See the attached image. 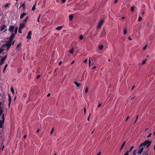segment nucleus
<instances>
[{
  "label": "nucleus",
  "instance_id": "31",
  "mask_svg": "<svg viewBox=\"0 0 155 155\" xmlns=\"http://www.w3.org/2000/svg\"><path fill=\"white\" fill-rule=\"evenodd\" d=\"M1 145L2 146V150H3L4 147V145H3V141H2V143Z\"/></svg>",
  "mask_w": 155,
  "mask_h": 155
},
{
  "label": "nucleus",
  "instance_id": "29",
  "mask_svg": "<svg viewBox=\"0 0 155 155\" xmlns=\"http://www.w3.org/2000/svg\"><path fill=\"white\" fill-rule=\"evenodd\" d=\"M5 49L2 48H0V54H1V53H2Z\"/></svg>",
  "mask_w": 155,
  "mask_h": 155
},
{
  "label": "nucleus",
  "instance_id": "51",
  "mask_svg": "<svg viewBox=\"0 0 155 155\" xmlns=\"http://www.w3.org/2000/svg\"><path fill=\"white\" fill-rule=\"evenodd\" d=\"M84 114H85L86 112V108H84Z\"/></svg>",
  "mask_w": 155,
  "mask_h": 155
},
{
  "label": "nucleus",
  "instance_id": "48",
  "mask_svg": "<svg viewBox=\"0 0 155 155\" xmlns=\"http://www.w3.org/2000/svg\"><path fill=\"white\" fill-rule=\"evenodd\" d=\"M40 15H39V16L38 18V21H38V22H39V18H40Z\"/></svg>",
  "mask_w": 155,
  "mask_h": 155
},
{
  "label": "nucleus",
  "instance_id": "30",
  "mask_svg": "<svg viewBox=\"0 0 155 155\" xmlns=\"http://www.w3.org/2000/svg\"><path fill=\"white\" fill-rule=\"evenodd\" d=\"M134 6H132L131 8V10L132 12H133L134 11Z\"/></svg>",
  "mask_w": 155,
  "mask_h": 155
},
{
  "label": "nucleus",
  "instance_id": "57",
  "mask_svg": "<svg viewBox=\"0 0 155 155\" xmlns=\"http://www.w3.org/2000/svg\"><path fill=\"white\" fill-rule=\"evenodd\" d=\"M128 39L129 40H132V39L130 38V36H129V37H128Z\"/></svg>",
  "mask_w": 155,
  "mask_h": 155
},
{
  "label": "nucleus",
  "instance_id": "46",
  "mask_svg": "<svg viewBox=\"0 0 155 155\" xmlns=\"http://www.w3.org/2000/svg\"><path fill=\"white\" fill-rule=\"evenodd\" d=\"M9 4H7L5 5V8H7L9 5Z\"/></svg>",
  "mask_w": 155,
  "mask_h": 155
},
{
  "label": "nucleus",
  "instance_id": "12",
  "mask_svg": "<svg viewBox=\"0 0 155 155\" xmlns=\"http://www.w3.org/2000/svg\"><path fill=\"white\" fill-rule=\"evenodd\" d=\"M28 16L26 17H25V18L24 19V20H23V23H22L25 24V23H26L27 20L28 19Z\"/></svg>",
  "mask_w": 155,
  "mask_h": 155
},
{
  "label": "nucleus",
  "instance_id": "53",
  "mask_svg": "<svg viewBox=\"0 0 155 155\" xmlns=\"http://www.w3.org/2000/svg\"><path fill=\"white\" fill-rule=\"evenodd\" d=\"M40 77V75H38L37 77V79H38Z\"/></svg>",
  "mask_w": 155,
  "mask_h": 155
},
{
  "label": "nucleus",
  "instance_id": "7",
  "mask_svg": "<svg viewBox=\"0 0 155 155\" xmlns=\"http://www.w3.org/2000/svg\"><path fill=\"white\" fill-rule=\"evenodd\" d=\"M32 34V32L31 31H29L28 33L27 36L26 37L27 38H28L30 39H31V35Z\"/></svg>",
  "mask_w": 155,
  "mask_h": 155
},
{
  "label": "nucleus",
  "instance_id": "26",
  "mask_svg": "<svg viewBox=\"0 0 155 155\" xmlns=\"http://www.w3.org/2000/svg\"><path fill=\"white\" fill-rule=\"evenodd\" d=\"M127 33V29L126 28H124V32L123 34L124 35L126 34Z\"/></svg>",
  "mask_w": 155,
  "mask_h": 155
},
{
  "label": "nucleus",
  "instance_id": "33",
  "mask_svg": "<svg viewBox=\"0 0 155 155\" xmlns=\"http://www.w3.org/2000/svg\"><path fill=\"white\" fill-rule=\"evenodd\" d=\"M134 147V146H132L130 148V149L129 150V151H128L129 153H130L131 152V151L133 149V148Z\"/></svg>",
  "mask_w": 155,
  "mask_h": 155
},
{
  "label": "nucleus",
  "instance_id": "4",
  "mask_svg": "<svg viewBox=\"0 0 155 155\" xmlns=\"http://www.w3.org/2000/svg\"><path fill=\"white\" fill-rule=\"evenodd\" d=\"M15 27L14 25H11L10 26L8 31L11 33H13L14 32L13 31L14 30Z\"/></svg>",
  "mask_w": 155,
  "mask_h": 155
},
{
  "label": "nucleus",
  "instance_id": "34",
  "mask_svg": "<svg viewBox=\"0 0 155 155\" xmlns=\"http://www.w3.org/2000/svg\"><path fill=\"white\" fill-rule=\"evenodd\" d=\"M21 45V44H18L16 46V48H19L20 47Z\"/></svg>",
  "mask_w": 155,
  "mask_h": 155
},
{
  "label": "nucleus",
  "instance_id": "21",
  "mask_svg": "<svg viewBox=\"0 0 155 155\" xmlns=\"http://www.w3.org/2000/svg\"><path fill=\"white\" fill-rule=\"evenodd\" d=\"M22 7L24 9H25V3L23 4L21 6H20V7Z\"/></svg>",
  "mask_w": 155,
  "mask_h": 155
},
{
  "label": "nucleus",
  "instance_id": "19",
  "mask_svg": "<svg viewBox=\"0 0 155 155\" xmlns=\"http://www.w3.org/2000/svg\"><path fill=\"white\" fill-rule=\"evenodd\" d=\"M75 84L77 87H79L80 86V84L79 83H78L77 82H74Z\"/></svg>",
  "mask_w": 155,
  "mask_h": 155
},
{
  "label": "nucleus",
  "instance_id": "20",
  "mask_svg": "<svg viewBox=\"0 0 155 155\" xmlns=\"http://www.w3.org/2000/svg\"><path fill=\"white\" fill-rule=\"evenodd\" d=\"M62 28L61 26H58L56 28V29L57 30H60L62 29Z\"/></svg>",
  "mask_w": 155,
  "mask_h": 155
},
{
  "label": "nucleus",
  "instance_id": "63",
  "mask_svg": "<svg viewBox=\"0 0 155 155\" xmlns=\"http://www.w3.org/2000/svg\"><path fill=\"white\" fill-rule=\"evenodd\" d=\"M96 68V66H94L93 68V69H95Z\"/></svg>",
  "mask_w": 155,
  "mask_h": 155
},
{
  "label": "nucleus",
  "instance_id": "5",
  "mask_svg": "<svg viewBox=\"0 0 155 155\" xmlns=\"http://www.w3.org/2000/svg\"><path fill=\"white\" fill-rule=\"evenodd\" d=\"M104 22V20L103 19H101L97 25V28H100L101 27V26Z\"/></svg>",
  "mask_w": 155,
  "mask_h": 155
},
{
  "label": "nucleus",
  "instance_id": "32",
  "mask_svg": "<svg viewBox=\"0 0 155 155\" xmlns=\"http://www.w3.org/2000/svg\"><path fill=\"white\" fill-rule=\"evenodd\" d=\"M83 36L82 35H81L79 37V38L81 40H82L83 39Z\"/></svg>",
  "mask_w": 155,
  "mask_h": 155
},
{
  "label": "nucleus",
  "instance_id": "44",
  "mask_svg": "<svg viewBox=\"0 0 155 155\" xmlns=\"http://www.w3.org/2000/svg\"><path fill=\"white\" fill-rule=\"evenodd\" d=\"M129 153L128 151H127L124 154V155H129Z\"/></svg>",
  "mask_w": 155,
  "mask_h": 155
},
{
  "label": "nucleus",
  "instance_id": "38",
  "mask_svg": "<svg viewBox=\"0 0 155 155\" xmlns=\"http://www.w3.org/2000/svg\"><path fill=\"white\" fill-rule=\"evenodd\" d=\"M53 131H54V128H53L52 130H51V131L50 134V136L51 135H52L53 134Z\"/></svg>",
  "mask_w": 155,
  "mask_h": 155
},
{
  "label": "nucleus",
  "instance_id": "45",
  "mask_svg": "<svg viewBox=\"0 0 155 155\" xmlns=\"http://www.w3.org/2000/svg\"><path fill=\"white\" fill-rule=\"evenodd\" d=\"M152 134L151 133H150V134H149L147 136V138H148L149 137H150L151 135Z\"/></svg>",
  "mask_w": 155,
  "mask_h": 155
},
{
  "label": "nucleus",
  "instance_id": "16",
  "mask_svg": "<svg viewBox=\"0 0 155 155\" xmlns=\"http://www.w3.org/2000/svg\"><path fill=\"white\" fill-rule=\"evenodd\" d=\"M74 16L73 14H71L69 15V18L70 21H71L73 18Z\"/></svg>",
  "mask_w": 155,
  "mask_h": 155
},
{
  "label": "nucleus",
  "instance_id": "40",
  "mask_svg": "<svg viewBox=\"0 0 155 155\" xmlns=\"http://www.w3.org/2000/svg\"><path fill=\"white\" fill-rule=\"evenodd\" d=\"M147 47V45H146L143 48V49L144 50H145L146 49Z\"/></svg>",
  "mask_w": 155,
  "mask_h": 155
},
{
  "label": "nucleus",
  "instance_id": "27",
  "mask_svg": "<svg viewBox=\"0 0 155 155\" xmlns=\"http://www.w3.org/2000/svg\"><path fill=\"white\" fill-rule=\"evenodd\" d=\"M73 48H72L71 50L69 52L71 54L73 53V50H74Z\"/></svg>",
  "mask_w": 155,
  "mask_h": 155
},
{
  "label": "nucleus",
  "instance_id": "56",
  "mask_svg": "<svg viewBox=\"0 0 155 155\" xmlns=\"http://www.w3.org/2000/svg\"><path fill=\"white\" fill-rule=\"evenodd\" d=\"M101 152H99L97 154V155H100L101 154Z\"/></svg>",
  "mask_w": 155,
  "mask_h": 155
},
{
  "label": "nucleus",
  "instance_id": "50",
  "mask_svg": "<svg viewBox=\"0 0 155 155\" xmlns=\"http://www.w3.org/2000/svg\"><path fill=\"white\" fill-rule=\"evenodd\" d=\"M87 59H85L84 60V63H86L87 62Z\"/></svg>",
  "mask_w": 155,
  "mask_h": 155
},
{
  "label": "nucleus",
  "instance_id": "13",
  "mask_svg": "<svg viewBox=\"0 0 155 155\" xmlns=\"http://www.w3.org/2000/svg\"><path fill=\"white\" fill-rule=\"evenodd\" d=\"M3 112V110L2 109V108H0V117H2V114H2Z\"/></svg>",
  "mask_w": 155,
  "mask_h": 155
},
{
  "label": "nucleus",
  "instance_id": "25",
  "mask_svg": "<svg viewBox=\"0 0 155 155\" xmlns=\"http://www.w3.org/2000/svg\"><path fill=\"white\" fill-rule=\"evenodd\" d=\"M8 66L7 64H6L5 65V66L3 69V72H4L6 68H7V66Z\"/></svg>",
  "mask_w": 155,
  "mask_h": 155
},
{
  "label": "nucleus",
  "instance_id": "9",
  "mask_svg": "<svg viewBox=\"0 0 155 155\" xmlns=\"http://www.w3.org/2000/svg\"><path fill=\"white\" fill-rule=\"evenodd\" d=\"M25 27V24L23 23H21L20 24L19 27V28H20V29H22L23 28Z\"/></svg>",
  "mask_w": 155,
  "mask_h": 155
},
{
  "label": "nucleus",
  "instance_id": "10",
  "mask_svg": "<svg viewBox=\"0 0 155 155\" xmlns=\"http://www.w3.org/2000/svg\"><path fill=\"white\" fill-rule=\"evenodd\" d=\"M8 102H9V103H8V106L9 107L10 104V103H11V102L12 99H11V96L9 94H8Z\"/></svg>",
  "mask_w": 155,
  "mask_h": 155
},
{
  "label": "nucleus",
  "instance_id": "11",
  "mask_svg": "<svg viewBox=\"0 0 155 155\" xmlns=\"http://www.w3.org/2000/svg\"><path fill=\"white\" fill-rule=\"evenodd\" d=\"M143 150V147H142L139 150H138L137 153L138 154H141L142 153V152Z\"/></svg>",
  "mask_w": 155,
  "mask_h": 155
},
{
  "label": "nucleus",
  "instance_id": "64",
  "mask_svg": "<svg viewBox=\"0 0 155 155\" xmlns=\"http://www.w3.org/2000/svg\"><path fill=\"white\" fill-rule=\"evenodd\" d=\"M61 64V61H60L59 63V65H60Z\"/></svg>",
  "mask_w": 155,
  "mask_h": 155
},
{
  "label": "nucleus",
  "instance_id": "60",
  "mask_svg": "<svg viewBox=\"0 0 155 155\" xmlns=\"http://www.w3.org/2000/svg\"><path fill=\"white\" fill-rule=\"evenodd\" d=\"M10 47H9L8 48V47L7 48V50L6 51H8L9 49L10 48Z\"/></svg>",
  "mask_w": 155,
  "mask_h": 155
},
{
  "label": "nucleus",
  "instance_id": "55",
  "mask_svg": "<svg viewBox=\"0 0 155 155\" xmlns=\"http://www.w3.org/2000/svg\"><path fill=\"white\" fill-rule=\"evenodd\" d=\"M62 2L64 3L65 2L66 0H61Z\"/></svg>",
  "mask_w": 155,
  "mask_h": 155
},
{
  "label": "nucleus",
  "instance_id": "54",
  "mask_svg": "<svg viewBox=\"0 0 155 155\" xmlns=\"http://www.w3.org/2000/svg\"><path fill=\"white\" fill-rule=\"evenodd\" d=\"M135 87V85H134L131 88V90H133Z\"/></svg>",
  "mask_w": 155,
  "mask_h": 155
},
{
  "label": "nucleus",
  "instance_id": "37",
  "mask_svg": "<svg viewBox=\"0 0 155 155\" xmlns=\"http://www.w3.org/2000/svg\"><path fill=\"white\" fill-rule=\"evenodd\" d=\"M125 143H126V142L125 141H124L123 143H122V146L121 147H124V146H125Z\"/></svg>",
  "mask_w": 155,
  "mask_h": 155
},
{
  "label": "nucleus",
  "instance_id": "59",
  "mask_svg": "<svg viewBox=\"0 0 155 155\" xmlns=\"http://www.w3.org/2000/svg\"><path fill=\"white\" fill-rule=\"evenodd\" d=\"M50 93H49L47 95V97H49L50 96Z\"/></svg>",
  "mask_w": 155,
  "mask_h": 155
},
{
  "label": "nucleus",
  "instance_id": "3",
  "mask_svg": "<svg viewBox=\"0 0 155 155\" xmlns=\"http://www.w3.org/2000/svg\"><path fill=\"white\" fill-rule=\"evenodd\" d=\"M7 55H5L3 57H0V58H2L0 60V64L1 65H2L4 63L5 61L7 58Z\"/></svg>",
  "mask_w": 155,
  "mask_h": 155
},
{
  "label": "nucleus",
  "instance_id": "41",
  "mask_svg": "<svg viewBox=\"0 0 155 155\" xmlns=\"http://www.w3.org/2000/svg\"><path fill=\"white\" fill-rule=\"evenodd\" d=\"M142 19V18L141 17H139V18H138V21H141Z\"/></svg>",
  "mask_w": 155,
  "mask_h": 155
},
{
  "label": "nucleus",
  "instance_id": "18",
  "mask_svg": "<svg viewBox=\"0 0 155 155\" xmlns=\"http://www.w3.org/2000/svg\"><path fill=\"white\" fill-rule=\"evenodd\" d=\"M104 48V46L103 45H101L99 47V49L100 50H102Z\"/></svg>",
  "mask_w": 155,
  "mask_h": 155
},
{
  "label": "nucleus",
  "instance_id": "8",
  "mask_svg": "<svg viewBox=\"0 0 155 155\" xmlns=\"http://www.w3.org/2000/svg\"><path fill=\"white\" fill-rule=\"evenodd\" d=\"M12 44V43L8 41L5 44V45L6 47L7 48H8L9 47H10Z\"/></svg>",
  "mask_w": 155,
  "mask_h": 155
},
{
  "label": "nucleus",
  "instance_id": "39",
  "mask_svg": "<svg viewBox=\"0 0 155 155\" xmlns=\"http://www.w3.org/2000/svg\"><path fill=\"white\" fill-rule=\"evenodd\" d=\"M88 91V88L87 87L85 89V92L86 93H87V92Z\"/></svg>",
  "mask_w": 155,
  "mask_h": 155
},
{
  "label": "nucleus",
  "instance_id": "2",
  "mask_svg": "<svg viewBox=\"0 0 155 155\" xmlns=\"http://www.w3.org/2000/svg\"><path fill=\"white\" fill-rule=\"evenodd\" d=\"M0 119L1 120H0V128H2L3 124L4 123V114H2V117H1Z\"/></svg>",
  "mask_w": 155,
  "mask_h": 155
},
{
  "label": "nucleus",
  "instance_id": "43",
  "mask_svg": "<svg viewBox=\"0 0 155 155\" xmlns=\"http://www.w3.org/2000/svg\"><path fill=\"white\" fill-rule=\"evenodd\" d=\"M146 62V61L145 60H143L142 63V64L143 65L145 64V63Z\"/></svg>",
  "mask_w": 155,
  "mask_h": 155
},
{
  "label": "nucleus",
  "instance_id": "22",
  "mask_svg": "<svg viewBox=\"0 0 155 155\" xmlns=\"http://www.w3.org/2000/svg\"><path fill=\"white\" fill-rule=\"evenodd\" d=\"M14 29H15V33H14V34H15V35H16L17 34V31H18V27H16V28H15Z\"/></svg>",
  "mask_w": 155,
  "mask_h": 155
},
{
  "label": "nucleus",
  "instance_id": "24",
  "mask_svg": "<svg viewBox=\"0 0 155 155\" xmlns=\"http://www.w3.org/2000/svg\"><path fill=\"white\" fill-rule=\"evenodd\" d=\"M36 5V3H35V4L33 5V7L32 8V11H34L35 10Z\"/></svg>",
  "mask_w": 155,
  "mask_h": 155
},
{
  "label": "nucleus",
  "instance_id": "49",
  "mask_svg": "<svg viewBox=\"0 0 155 155\" xmlns=\"http://www.w3.org/2000/svg\"><path fill=\"white\" fill-rule=\"evenodd\" d=\"M101 105V103H100L98 104L97 107H100Z\"/></svg>",
  "mask_w": 155,
  "mask_h": 155
},
{
  "label": "nucleus",
  "instance_id": "15",
  "mask_svg": "<svg viewBox=\"0 0 155 155\" xmlns=\"http://www.w3.org/2000/svg\"><path fill=\"white\" fill-rule=\"evenodd\" d=\"M6 27V26L5 25H3L0 28L1 31H2Z\"/></svg>",
  "mask_w": 155,
  "mask_h": 155
},
{
  "label": "nucleus",
  "instance_id": "36",
  "mask_svg": "<svg viewBox=\"0 0 155 155\" xmlns=\"http://www.w3.org/2000/svg\"><path fill=\"white\" fill-rule=\"evenodd\" d=\"M21 30H22V29H20V28H19L18 32L19 33H22Z\"/></svg>",
  "mask_w": 155,
  "mask_h": 155
},
{
  "label": "nucleus",
  "instance_id": "52",
  "mask_svg": "<svg viewBox=\"0 0 155 155\" xmlns=\"http://www.w3.org/2000/svg\"><path fill=\"white\" fill-rule=\"evenodd\" d=\"M118 2V0H114V3H117Z\"/></svg>",
  "mask_w": 155,
  "mask_h": 155
},
{
  "label": "nucleus",
  "instance_id": "1",
  "mask_svg": "<svg viewBox=\"0 0 155 155\" xmlns=\"http://www.w3.org/2000/svg\"><path fill=\"white\" fill-rule=\"evenodd\" d=\"M151 141L150 140H146L144 142L142 143L139 146V148L142 145L144 146H147V147H148L151 144Z\"/></svg>",
  "mask_w": 155,
  "mask_h": 155
},
{
  "label": "nucleus",
  "instance_id": "6",
  "mask_svg": "<svg viewBox=\"0 0 155 155\" xmlns=\"http://www.w3.org/2000/svg\"><path fill=\"white\" fill-rule=\"evenodd\" d=\"M15 35V34H14V33H12L10 37L9 38L8 41L12 43L13 41V39L14 38Z\"/></svg>",
  "mask_w": 155,
  "mask_h": 155
},
{
  "label": "nucleus",
  "instance_id": "61",
  "mask_svg": "<svg viewBox=\"0 0 155 155\" xmlns=\"http://www.w3.org/2000/svg\"><path fill=\"white\" fill-rule=\"evenodd\" d=\"M26 135H24V136L23 138H26Z\"/></svg>",
  "mask_w": 155,
  "mask_h": 155
},
{
  "label": "nucleus",
  "instance_id": "47",
  "mask_svg": "<svg viewBox=\"0 0 155 155\" xmlns=\"http://www.w3.org/2000/svg\"><path fill=\"white\" fill-rule=\"evenodd\" d=\"M5 47H6V46L5 45V44H3L1 48H5Z\"/></svg>",
  "mask_w": 155,
  "mask_h": 155
},
{
  "label": "nucleus",
  "instance_id": "17",
  "mask_svg": "<svg viewBox=\"0 0 155 155\" xmlns=\"http://www.w3.org/2000/svg\"><path fill=\"white\" fill-rule=\"evenodd\" d=\"M10 90L12 93V94H14L15 93L14 89L12 87L10 89Z\"/></svg>",
  "mask_w": 155,
  "mask_h": 155
},
{
  "label": "nucleus",
  "instance_id": "28",
  "mask_svg": "<svg viewBox=\"0 0 155 155\" xmlns=\"http://www.w3.org/2000/svg\"><path fill=\"white\" fill-rule=\"evenodd\" d=\"M137 150H134L133 153V155H136Z\"/></svg>",
  "mask_w": 155,
  "mask_h": 155
},
{
  "label": "nucleus",
  "instance_id": "23",
  "mask_svg": "<svg viewBox=\"0 0 155 155\" xmlns=\"http://www.w3.org/2000/svg\"><path fill=\"white\" fill-rule=\"evenodd\" d=\"M148 152L147 151H146V152L145 151H143V154L144 155H148Z\"/></svg>",
  "mask_w": 155,
  "mask_h": 155
},
{
  "label": "nucleus",
  "instance_id": "35",
  "mask_svg": "<svg viewBox=\"0 0 155 155\" xmlns=\"http://www.w3.org/2000/svg\"><path fill=\"white\" fill-rule=\"evenodd\" d=\"M91 63V58L89 57V66H90Z\"/></svg>",
  "mask_w": 155,
  "mask_h": 155
},
{
  "label": "nucleus",
  "instance_id": "14",
  "mask_svg": "<svg viewBox=\"0 0 155 155\" xmlns=\"http://www.w3.org/2000/svg\"><path fill=\"white\" fill-rule=\"evenodd\" d=\"M26 15V14L25 13H22V14L20 16V18L22 19L23 18V17Z\"/></svg>",
  "mask_w": 155,
  "mask_h": 155
},
{
  "label": "nucleus",
  "instance_id": "62",
  "mask_svg": "<svg viewBox=\"0 0 155 155\" xmlns=\"http://www.w3.org/2000/svg\"><path fill=\"white\" fill-rule=\"evenodd\" d=\"M129 118V116H128L127 117V118H126V121H127V120Z\"/></svg>",
  "mask_w": 155,
  "mask_h": 155
},
{
  "label": "nucleus",
  "instance_id": "58",
  "mask_svg": "<svg viewBox=\"0 0 155 155\" xmlns=\"http://www.w3.org/2000/svg\"><path fill=\"white\" fill-rule=\"evenodd\" d=\"M15 40L13 41L12 43V45H14V43H15Z\"/></svg>",
  "mask_w": 155,
  "mask_h": 155
},
{
  "label": "nucleus",
  "instance_id": "42",
  "mask_svg": "<svg viewBox=\"0 0 155 155\" xmlns=\"http://www.w3.org/2000/svg\"><path fill=\"white\" fill-rule=\"evenodd\" d=\"M140 14H141L142 15H144V12L143 11L142 12V11H141L140 12Z\"/></svg>",
  "mask_w": 155,
  "mask_h": 155
}]
</instances>
